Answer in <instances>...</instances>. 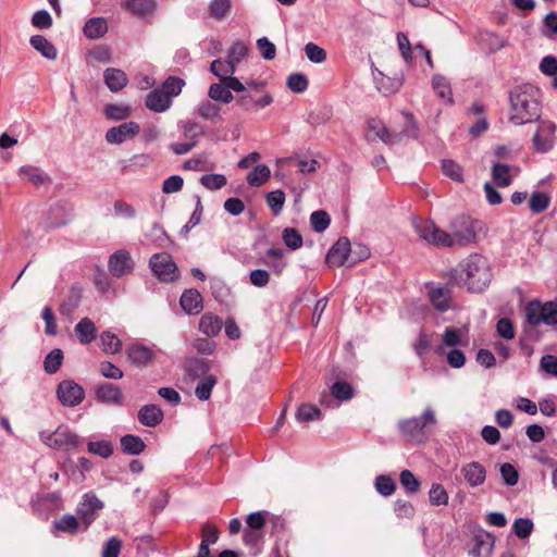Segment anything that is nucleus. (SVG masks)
Here are the masks:
<instances>
[{"label": "nucleus", "instance_id": "1", "mask_svg": "<svg viewBox=\"0 0 557 557\" xmlns=\"http://www.w3.org/2000/svg\"><path fill=\"white\" fill-rule=\"evenodd\" d=\"M508 121L516 125H524L539 121L542 114L541 91L532 84L515 86L508 96Z\"/></svg>", "mask_w": 557, "mask_h": 557}, {"label": "nucleus", "instance_id": "2", "mask_svg": "<svg viewBox=\"0 0 557 557\" xmlns=\"http://www.w3.org/2000/svg\"><path fill=\"white\" fill-rule=\"evenodd\" d=\"M449 282L467 285L472 293H480L487 284V263L482 255H471L460 269H451Z\"/></svg>", "mask_w": 557, "mask_h": 557}, {"label": "nucleus", "instance_id": "3", "mask_svg": "<svg viewBox=\"0 0 557 557\" xmlns=\"http://www.w3.org/2000/svg\"><path fill=\"white\" fill-rule=\"evenodd\" d=\"M436 424L437 419L434 410L431 407H426L419 417L400 419L397 422V430L399 435L406 441L422 444L428 440V428Z\"/></svg>", "mask_w": 557, "mask_h": 557}, {"label": "nucleus", "instance_id": "4", "mask_svg": "<svg viewBox=\"0 0 557 557\" xmlns=\"http://www.w3.org/2000/svg\"><path fill=\"white\" fill-rule=\"evenodd\" d=\"M525 320L531 326L545 324L557 330V304L555 301L542 302L531 300L525 306Z\"/></svg>", "mask_w": 557, "mask_h": 557}, {"label": "nucleus", "instance_id": "5", "mask_svg": "<svg viewBox=\"0 0 557 557\" xmlns=\"http://www.w3.org/2000/svg\"><path fill=\"white\" fill-rule=\"evenodd\" d=\"M40 441L50 448L69 451L83 444V440L66 426H59L53 432L40 431Z\"/></svg>", "mask_w": 557, "mask_h": 557}, {"label": "nucleus", "instance_id": "6", "mask_svg": "<svg viewBox=\"0 0 557 557\" xmlns=\"http://www.w3.org/2000/svg\"><path fill=\"white\" fill-rule=\"evenodd\" d=\"M451 235L456 245H468L475 243L478 233L482 230L481 222L470 215H457L450 223Z\"/></svg>", "mask_w": 557, "mask_h": 557}, {"label": "nucleus", "instance_id": "7", "mask_svg": "<svg viewBox=\"0 0 557 557\" xmlns=\"http://www.w3.org/2000/svg\"><path fill=\"white\" fill-rule=\"evenodd\" d=\"M104 508V503L90 491L82 496L81 502L76 507V513L83 525V531H87L89 527L99 517V512Z\"/></svg>", "mask_w": 557, "mask_h": 557}, {"label": "nucleus", "instance_id": "8", "mask_svg": "<svg viewBox=\"0 0 557 557\" xmlns=\"http://www.w3.org/2000/svg\"><path fill=\"white\" fill-rule=\"evenodd\" d=\"M334 383L330 387V394L323 392L320 397L321 405H327L330 397H334L338 401H348L355 396L354 386L344 380L346 373L338 367H333L331 370Z\"/></svg>", "mask_w": 557, "mask_h": 557}, {"label": "nucleus", "instance_id": "9", "mask_svg": "<svg viewBox=\"0 0 557 557\" xmlns=\"http://www.w3.org/2000/svg\"><path fill=\"white\" fill-rule=\"evenodd\" d=\"M414 230L426 243L435 247H453L456 245L451 233H447L444 230L436 226L432 221H424L414 224Z\"/></svg>", "mask_w": 557, "mask_h": 557}, {"label": "nucleus", "instance_id": "10", "mask_svg": "<svg viewBox=\"0 0 557 557\" xmlns=\"http://www.w3.org/2000/svg\"><path fill=\"white\" fill-rule=\"evenodd\" d=\"M220 82L211 84L209 87L208 96L213 101L230 103L234 100L232 91H244V84L236 76L226 75Z\"/></svg>", "mask_w": 557, "mask_h": 557}, {"label": "nucleus", "instance_id": "11", "mask_svg": "<svg viewBox=\"0 0 557 557\" xmlns=\"http://www.w3.org/2000/svg\"><path fill=\"white\" fill-rule=\"evenodd\" d=\"M149 267L152 273L162 282L172 283L180 277L177 265L172 256L168 252L152 255L149 260Z\"/></svg>", "mask_w": 557, "mask_h": 557}, {"label": "nucleus", "instance_id": "12", "mask_svg": "<svg viewBox=\"0 0 557 557\" xmlns=\"http://www.w3.org/2000/svg\"><path fill=\"white\" fill-rule=\"evenodd\" d=\"M536 131L532 137L533 148L536 152L546 153L555 145L557 126L549 120L539 119Z\"/></svg>", "mask_w": 557, "mask_h": 557}, {"label": "nucleus", "instance_id": "13", "mask_svg": "<svg viewBox=\"0 0 557 557\" xmlns=\"http://www.w3.org/2000/svg\"><path fill=\"white\" fill-rule=\"evenodd\" d=\"M58 400L65 407H76L85 398L84 388L74 380H63L57 386Z\"/></svg>", "mask_w": 557, "mask_h": 557}, {"label": "nucleus", "instance_id": "14", "mask_svg": "<svg viewBox=\"0 0 557 557\" xmlns=\"http://www.w3.org/2000/svg\"><path fill=\"white\" fill-rule=\"evenodd\" d=\"M234 100L244 111L252 109L258 112L274 101L273 96L270 92H263L260 97H256L255 94L248 90V87L244 85V91H235Z\"/></svg>", "mask_w": 557, "mask_h": 557}, {"label": "nucleus", "instance_id": "15", "mask_svg": "<svg viewBox=\"0 0 557 557\" xmlns=\"http://www.w3.org/2000/svg\"><path fill=\"white\" fill-rule=\"evenodd\" d=\"M159 349L146 346L141 343L129 344L126 348V356L132 364L138 368H146L152 364Z\"/></svg>", "mask_w": 557, "mask_h": 557}, {"label": "nucleus", "instance_id": "16", "mask_svg": "<svg viewBox=\"0 0 557 557\" xmlns=\"http://www.w3.org/2000/svg\"><path fill=\"white\" fill-rule=\"evenodd\" d=\"M108 267L110 273L120 278L133 272L135 262L128 250L119 249L110 256Z\"/></svg>", "mask_w": 557, "mask_h": 557}, {"label": "nucleus", "instance_id": "17", "mask_svg": "<svg viewBox=\"0 0 557 557\" xmlns=\"http://www.w3.org/2000/svg\"><path fill=\"white\" fill-rule=\"evenodd\" d=\"M350 252V240L347 237L342 236L329 249L325 257V263L329 268L343 267L348 261Z\"/></svg>", "mask_w": 557, "mask_h": 557}, {"label": "nucleus", "instance_id": "18", "mask_svg": "<svg viewBox=\"0 0 557 557\" xmlns=\"http://www.w3.org/2000/svg\"><path fill=\"white\" fill-rule=\"evenodd\" d=\"M140 132L137 122L129 121L109 128L106 133V141L111 145H121L127 139H132Z\"/></svg>", "mask_w": 557, "mask_h": 557}, {"label": "nucleus", "instance_id": "19", "mask_svg": "<svg viewBox=\"0 0 557 557\" xmlns=\"http://www.w3.org/2000/svg\"><path fill=\"white\" fill-rule=\"evenodd\" d=\"M95 397L99 403L112 404L115 406L123 405L122 389L110 382H103L97 385L95 389Z\"/></svg>", "mask_w": 557, "mask_h": 557}, {"label": "nucleus", "instance_id": "20", "mask_svg": "<svg viewBox=\"0 0 557 557\" xmlns=\"http://www.w3.org/2000/svg\"><path fill=\"white\" fill-rule=\"evenodd\" d=\"M137 419L144 426L156 428L163 419V410L154 404L144 405L137 412Z\"/></svg>", "mask_w": 557, "mask_h": 557}, {"label": "nucleus", "instance_id": "21", "mask_svg": "<svg viewBox=\"0 0 557 557\" xmlns=\"http://www.w3.org/2000/svg\"><path fill=\"white\" fill-rule=\"evenodd\" d=\"M202 296L198 289H185L181 296L180 305L186 314H198L202 309Z\"/></svg>", "mask_w": 557, "mask_h": 557}, {"label": "nucleus", "instance_id": "22", "mask_svg": "<svg viewBox=\"0 0 557 557\" xmlns=\"http://www.w3.org/2000/svg\"><path fill=\"white\" fill-rule=\"evenodd\" d=\"M212 368V361L207 358L189 357L184 361V370L193 380L200 379Z\"/></svg>", "mask_w": 557, "mask_h": 557}, {"label": "nucleus", "instance_id": "23", "mask_svg": "<svg viewBox=\"0 0 557 557\" xmlns=\"http://www.w3.org/2000/svg\"><path fill=\"white\" fill-rule=\"evenodd\" d=\"M519 173L516 166H509L505 163L496 162L492 166V177L496 186L507 187L511 184L512 178Z\"/></svg>", "mask_w": 557, "mask_h": 557}, {"label": "nucleus", "instance_id": "24", "mask_svg": "<svg viewBox=\"0 0 557 557\" xmlns=\"http://www.w3.org/2000/svg\"><path fill=\"white\" fill-rule=\"evenodd\" d=\"M103 81L112 92H119L128 84V77L124 71L116 67H108L103 72Z\"/></svg>", "mask_w": 557, "mask_h": 557}, {"label": "nucleus", "instance_id": "25", "mask_svg": "<svg viewBox=\"0 0 557 557\" xmlns=\"http://www.w3.org/2000/svg\"><path fill=\"white\" fill-rule=\"evenodd\" d=\"M172 104V99H170L160 87L151 90L145 100V106L157 113H161L166 111Z\"/></svg>", "mask_w": 557, "mask_h": 557}, {"label": "nucleus", "instance_id": "26", "mask_svg": "<svg viewBox=\"0 0 557 557\" xmlns=\"http://www.w3.org/2000/svg\"><path fill=\"white\" fill-rule=\"evenodd\" d=\"M403 115L405 117V124L400 132H397V138H399V144L404 141V139H412L418 140L420 137V128L414 115L409 111H404Z\"/></svg>", "mask_w": 557, "mask_h": 557}, {"label": "nucleus", "instance_id": "27", "mask_svg": "<svg viewBox=\"0 0 557 557\" xmlns=\"http://www.w3.org/2000/svg\"><path fill=\"white\" fill-rule=\"evenodd\" d=\"M29 45L48 60H55L58 57L55 46L42 35H33L29 38Z\"/></svg>", "mask_w": 557, "mask_h": 557}, {"label": "nucleus", "instance_id": "28", "mask_svg": "<svg viewBox=\"0 0 557 557\" xmlns=\"http://www.w3.org/2000/svg\"><path fill=\"white\" fill-rule=\"evenodd\" d=\"M154 0H124L121 3L123 10L136 16H145L156 10Z\"/></svg>", "mask_w": 557, "mask_h": 557}, {"label": "nucleus", "instance_id": "29", "mask_svg": "<svg viewBox=\"0 0 557 557\" xmlns=\"http://www.w3.org/2000/svg\"><path fill=\"white\" fill-rule=\"evenodd\" d=\"M79 523L77 517L65 513L60 519H57L52 522L51 532L57 533H67V534H76L79 531Z\"/></svg>", "mask_w": 557, "mask_h": 557}, {"label": "nucleus", "instance_id": "30", "mask_svg": "<svg viewBox=\"0 0 557 557\" xmlns=\"http://www.w3.org/2000/svg\"><path fill=\"white\" fill-rule=\"evenodd\" d=\"M108 32V23L104 17H91L86 21L83 33L88 39H99Z\"/></svg>", "mask_w": 557, "mask_h": 557}, {"label": "nucleus", "instance_id": "31", "mask_svg": "<svg viewBox=\"0 0 557 557\" xmlns=\"http://www.w3.org/2000/svg\"><path fill=\"white\" fill-rule=\"evenodd\" d=\"M121 449L131 456L140 455L146 449L144 440L135 434H125L120 438Z\"/></svg>", "mask_w": 557, "mask_h": 557}, {"label": "nucleus", "instance_id": "32", "mask_svg": "<svg viewBox=\"0 0 557 557\" xmlns=\"http://www.w3.org/2000/svg\"><path fill=\"white\" fill-rule=\"evenodd\" d=\"M429 298L432 306L440 312H445L449 308L450 292L445 287H433L429 292Z\"/></svg>", "mask_w": 557, "mask_h": 557}, {"label": "nucleus", "instance_id": "33", "mask_svg": "<svg viewBox=\"0 0 557 557\" xmlns=\"http://www.w3.org/2000/svg\"><path fill=\"white\" fill-rule=\"evenodd\" d=\"M75 333L84 345L90 344L97 336L95 323L89 318H83L75 325Z\"/></svg>", "mask_w": 557, "mask_h": 557}, {"label": "nucleus", "instance_id": "34", "mask_svg": "<svg viewBox=\"0 0 557 557\" xmlns=\"http://www.w3.org/2000/svg\"><path fill=\"white\" fill-rule=\"evenodd\" d=\"M18 174L25 176L28 182L37 187L50 183V176L38 166L23 165L20 168Z\"/></svg>", "mask_w": 557, "mask_h": 557}, {"label": "nucleus", "instance_id": "35", "mask_svg": "<svg viewBox=\"0 0 557 557\" xmlns=\"http://www.w3.org/2000/svg\"><path fill=\"white\" fill-rule=\"evenodd\" d=\"M218 379L213 374H208L199 379V382L195 388V396L200 401L209 400L212 394L213 387L216 385Z\"/></svg>", "mask_w": 557, "mask_h": 557}, {"label": "nucleus", "instance_id": "36", "mask_svg": "<svg viewBox=\"0 0 557 557\" xmlns=\"http://www.w3.org/2000/svg\"><path fill=\"white\" fill-rule=\"evenodd\" d=\"M221 329L222 320L218 315L207 313L199 321V330L208 336L218 335Z\"/></svg>", "mask_w": 557, "mask_h": 557}, {"label": "nucleus", "instance_id": "37", "mask_svg": "<svg viewBox=\"0 0 557 557\" xmlns=\"http://www.w3.org/2000/svg\"><path fill=\"white\" fill-rule=\"evenodd\" d=\"M271 176V170L267 164L256 165L247 175L246 180L250 186L259 187Z\"/></svg>", "mask_w": 557, "mask_h": 557}, {"label": "nucleus", "instance_id": "38", "mask_svg": "<svg viewBox=\"0 0 557 557\" xmlns=\"http://www.w3.org/2000/svg\"><path fill=\"white\" fill-rule=\"evenodd\" d=\"M465 479L472 485L476 486L484 482L485 469L479 463L472 462L467 465L463 470Z\"/></svg>", "mask_w": 557, "mask_h": 557}, {"label": "nucleus", "instance_id": "39", "mask_svg": "<svg viewBox=\"0 0 557 557\" xmlns=\"http://www.w3.org/2000/svg\"><path fill=\"white\" fill-rule=\"evenodd\" d=\"M132 113V108L127 104H107L103 109L106 119L111 121H122L127 119Z\"/></svg>", "mask_w": 557, "mask_h": 557}, {"label": "nucleus", "instance_id": "40", "mask_svg": "<svg viewBox=\"0 0 557 557\" xmlns=\"http://www.w3.org/2000/svg\"><path fill=\"white\" fill-rule=\"evenodd\" d=\"M100 341L102 344V350L106 354L114 355V354L120 352L122 349L121 339L117 337L116 334H114L110 331H103L100 334Z\"/></svg>", "mask_w": 557, "mask_h": 557}, {"label": "nucleus", "instance_id": "41", "mask_svg": "<svg viewBox=\"0 0 557 557\" xmlns=\"http://www.w3.org/2000/svg\"><path fill=\"white\" fill-rule=\"evenodd\" d=\"M432 87L440 98L447 100L449 103H453V92L446 77L440 74H435L432 77Z\"/></svg>", "mask_w": 557, "mask_h": 557}, {"label": "nucleus", "instance_id": "42", "mask_svg": "<svg viewBox=\"0 0 557 557\" xmlns=\"http://www.w3.org/2000/svg\"><path fill=\"white\" fill-rule=\"evenodd\" d=\"M210 290L213 298L220 304L224 302L231 295V288L225 281L216 276L210 278Z\"/></svg>", "mask_w": 557, "mask_h": 557}, {"label": "nucleus", "instance_id": "43", "mask_svg": "<svg viewBox=\"0 0 557 557\" xmlns=\"http://www.w3.org/2000/svg\"><path fill=\"white\" fill-rule=\"evenodd\" d=\"M399 481L407 494L414 495L420 491L421 482L412 471L405 469L400 472Z\"/></svg>", "mask_w": 557, "mask_h": 557}, {"label": "nucleus", "instance_id": "44", "mask_svg": "<svg viewBox=\"0 0 557 557\" xmlns=\"http://www.w3.org/2000/svg\"><path fill=\"white\" fill-rule=\"evenodd\" d=\"M442 172L445 176L449 177L454 182L462 183L463 182V171L462 168L451 159H443L441 165Z\"/></svg>", "mask_w": 557, "mask_h": 557}, {"label": "nucleus", "instance_id": "45", "mask_svg": "<svg viewBox=\"0 0 557 557\" xmlns=\"http://www.w3.org/2000/svg\"><path fill=\"white\" fill-rule=\"evenodd\" d=\"M375 491L383 497L393 495L396 491V482L387 474H380L374 481Z\"/></svg>", "mask_w": 557, "mask_h": 557}, {"label": "nucleus", "instance_id": "46", "mask_svg": "<svg viewBox=\"0 0 557 557\" xmlns=\"http://www.w3.org/2000/svg\"><path fill=\"white\" fill-rule=\"evenodd\" d=\"M64 355L60 348L52 349L45 358L44 369L48 374H53L62 366Z\"/></svg>", "mask_w": 557, "mask_h": 557}, {"label": "nucleus", "instance_id": "47", "mask_svg": "<svg viewBox=\"0 0 557 557\" xmlns=\"http://www.w3.org/2000/svg\"><path fill=\"white\" fill-rule=\"evenodd\" d=\"M322 416L321 410L315 405L301 404L297 408L296 418L299 422H311L319 420Z\"/></svg>", "mask_w": 557, "mask_h": 557}, {"label": "nucleus", "instance_id": "48", "mask_svg": "<svg viewBox=\"0 0 557 557\" xmlns=\"http://www.w3.org/2000/svg\"><path fill=\"white\" fill-rule=\"evenodd\" d=\"M197 114L205 120L214 122L215 120L221 119V108L218 104L206 100L199 103Z\"/></svg>", "mask_w": 557, "mask_h": 557}, {"label": "nucleus", "instance_id": "49", "mask_svg": "<svg viewBox=\"0 0 557 557\" xmlns=\"http://www.w3.org/2000/svg\"><path fill=\"white\" fill-rule=\"evenodd\" d=\"M550 203V197L543 191H534L529 200L530 210L535 213L544 212Z\"/></svg>", "mask_w": 557, "mask_h": 557}, {"label": "nucleus", "instance_id": "50", "mask_svg": "<svg viewBox=\"0 0 557 557\" xmlns=\"http://www.w3.org/2000/svg\"><path fill=\"white\" fill-rule=\"evenodd\" d=\"M87 450L90 454L97 455L103 459H108L113 455V445L110 441L107 440L88 442Z\"/></svg>", "mask_w": 557, "mask_h": 557}, {"label": "nucleus", "instance_id": "51", "mask_svg": "<svg viewBox=\"0 0 557 557\" xmlns=\"http://www.w3.org/2000/svg\"><path fill=\"white\" fill-rule=\"evenodd\" d=\"M282 239L286 247L290 250H297L304 245L302 236L295 227L284 228L282 233Z\"/></svg>", "mask_w": 557, "mask_h": 557}, {"label": "nucleus", "instance_id": "52", "mask_svg": "<svg viewBox=\"0 0 557 557\" xmlns=\"http://www.w3.org/2000/svg\"><path fill=\"white\" fill-rule=\"evenodd\" d=\"M310 224L315 233H322L330 226L331 216L324 210L313 211L310 215Z\"/></svg>", "mask_w": 557, "mask_h": 557}, {"label": "nucleus", "instance_id": "53", "mask_svg": "<svg viewBox=\"0 0 557 557\" xmlns=\"http://www.w3.org/2000/svg\"><path fill=\"white\" fill-rule=\"evenodd\" d=\"M271 516L268 510H259L246 517V524L250 531H260L264 528L267 519Z\"/></svg>", "mask_w": 557, "mask_h": 557}, {"label": "nucleus", "instance_id": "54", "mask_svg": "<svg viewBox=\"0 0 557 557\" xmlns=\"http://www.w3.org/2000/svg\"><path fill=\"white\" fill-rule=\"evenodd\" d=\"M185 86V81L176 76H169L160 86V89L172 99L181 94L182 88Z\"/></svg>", "mask_w": 557, "mask_h": 557}, {"label": "nucleus", "instance_id": "55", "mask_svg": "<svg viewBox=\"0 0 557 557\" xmlns=\"http://www.w3.org/2000/svg\"><path fill=\"white\" fill-rule=\"evenodd\" d=\"M286 86L296 94H301L307 90L309 86L308 77L300 72L293 73L286 81Z\"/></svg>", "mask_w": 557, "mask_h": 557}, {"label": "nucleus", "instance_id": "56", "mask_svg": "<svg viewBox=\"0 0 557 557\" xmlns=\"http://www.w3.org/2000/svg\"><path fill=\"white\" fill-rule=\"evenodd\" d=\"M265 200L273 215H278L285 203V194L282 189L272 190L267 194Z\"/></svg>", "mask_w": 557, "mask_h": 557}, {"label": "nucleus", "instance_id": "57", "mask_svg": "<svg viewBox=\"0 0 557 557\" xmlns=\"http://www.w3.org/2000/svg\"><path fill=\"white\" fill-rule=\"evenodd\" d=\"M533 528H534V524L531 519L517 518L512 524V532L520 540H525L531 535Z\"/></svg>", "mask_w": 557, "mask_h": 557}, {"label": "nucleus", "instance_id": "58", "mask_svg": "<svg viewBox=\"0 0 557 557\" xmlns=\"http://www.w3.org/2000/svg\"><path fill=\"white\" fill-rule=\"evenodd\" d=\"M232 9L231 0H211L208 11L215 20H222Z\"/></svg>", "mask_w": 557, "mask_h": 557}, {"label": "nucleus", "instance_id": "59", "mask_svg": "<svg viewBox=\"0 0 557 557\" xmlns=\"http://www.w3.org/2000/svg\"><path fill=\"white\" fill-rule=\"evenodd\" d=\"M200 183L207 189L218 190L224 187L227 183L225 175L219 173L203 174L200 177Z\"/></svg>", "mask_w": 557, "mask_h": 557}, {"label": "nucleus", "instance_id": "60", "mask_svg": "<svg viewBox=\"0 0 557 557\" xmlns=\"http://www.w3.org/2000/svg\"><path fill=\"white\" fill-rule=\"evenodd\" d=\"M487 539V532L483 529L479 528L474 530L473 537L471 540V546L469 547V554L472 557H481V547L485 544V540Z\"/></svg>", "mask_w": 557, "mask_h": 557}, {"label": "nucleus", "instance_id": "61", "mask_svg": "<svg viewBox=\"0 0 557 557\" xmlns=\"http://www.w3.org/2000/svg\"><path fill=\"white\" fill-rule=\"evenodd\" d=\"M430 503L433 506L447 505L448 494L442 484L433 483L429 491Z\"/></svg>", "mask_w": 557, "mask_h": 557}, {"label": "nucleus", "instance_id": "62", "mask_svg": "<svg viewBox=\"0 0 557 557\" xmlns=\"http://www.w3.org/2000/svg\"><path fill=\"white\" fill-rule=\"evenodd\" d=\"M30 22L38 29H49L53 24L51 14L45 9L36 11Z\"/></svg>", "mask_w": 557, "mask_h": 557}, {"label": "nucleus", "instance_id": "63", "mask_svg": "<svg viewBox=\"0 0 557 557\" xmlns=\"http://www.w3.org/2000/svg\"><path fill=\"white\" fill-rule=\"evenodd\" d=\"M542 34L549 38L555 39L557 37V13L552 11L545 15L543 20Z\"/></svg>", "mask_w": 557, "mask_h": 557}, {"label": "nucleus", "instance_id": "64", "mask_svg": "<svg viewBox=\"0 0 557 557\" xmlns=\"http://www.w3.org/2000/svg\"><path fill=\"white\" fill-rule=\"evenodd\" d=\"M305 53L312 63L319 64L326 60V51L313 42H308L305 46Z\"/></svg>", "mask_w": 557, "mask_h": 557}]
</instances>
